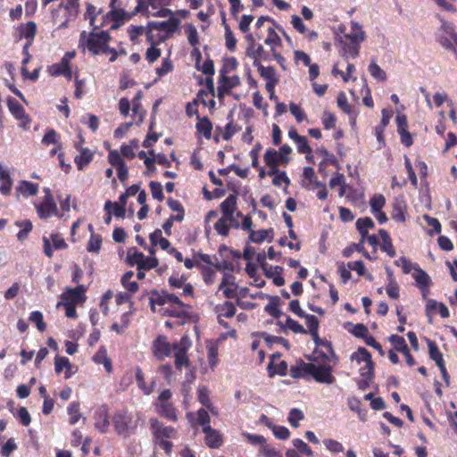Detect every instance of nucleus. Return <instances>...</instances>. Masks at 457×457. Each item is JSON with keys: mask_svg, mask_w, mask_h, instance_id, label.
Instances as JSON below:
<instances>
[{"mask_svg": "<svg viewBox=\"0 0 457 457\" xmlns=\"http://www.w3.org/2000/svg\"><path fill=\"white\" fill-rule=\"evenodd\" d=\"M407 204L402 198H395L392 204L391 217L397 222H404L406 220Z\"/></svg>", "mask_w": 457, "mask_h": 457, "instance_id": "obj_18", "label": "nucleus"}, {"mask_svg": "<svg viewBox=\"0 0 457 457\" xmlns=\"http://www.w3.org/2000/svg\"><path fill=\"white\" fill-rule=\"evenodd\" d=\"M197 399L199 403L206 407L212 406V401L210 399V390L207 386H203L197 389Z\"/></svg>", "mask_w": 457, "mask_h": 457, "instance_id": "obj_55", "label": "nucleus"}, {"mask_svg": "<svg viewBox=\"0 0 457 457\" xmlns=\"http://www.w3.org/2000/svg\"><path fill=\"white\" fill-rule=\"evenodd\" d=\"M191 310L192 306L190 304L184 303V306L174 305V307H169L166 313L170 317L191 320L193 318Z\"/></svg>", "mask_w": 457, "mask_h": 457, "instance_id": "obj_21", "label": "nucleus"}, {"mask_svg": "<svg viewBox=\"0 0 457 457\" xmlns=\"http://www.w3.org/2000/svg\"><path fill=\"white\" fill-rule=\"evenodd\" d=\"M342 44H343V57L345 60H348L349 57L356 58L359 55L361 43L352 42V41L347 43V42L342 41Z\"/></svg>", "mask_w": 457, "mask_h": 457, "instance_id": "obj_36", "label": "nucleus"}, {"mask_svg": "<svg viewBox=\"0 0 457 457\" xmlns=\"http://www.w3.org/2000/svg\"><path fill=\"white\" fill-rule=\"evenodd\" d=\"M223 23L225 25V40L226 46L230 52H234L237 46V39L231 31L229 26L226 23L225 19H223Z\"/></svg>", "mask_w": 457, "mask_h": 457, "instance_id": "obj_57", "label": "nucleus"}, {"mask_svg": "<svg viewBox=\"0 0 457 457\" xmlns=\"http://www.w3.org/2000/svg\"><path fill=\"white\" fill-rule=\"evenodd\" d=\"M264 275L268 278H272L274 285L277 287H282L285 284V279L282 276L284 268L281 266H272L269 263L265 268H262Z\"/></svg>", "mask_w": 457, "mask_h": 457, "instance_id": "obj_17", "label": "nucleus"}, {"mask_svg": "<svg viewBox=\"0 0 457 457\" xmlns=\"http://www.w3.org/2000/svg\"><path fill=\"white\" fill-rule=\"evenodd\" d=\"M42 241L44 253L48 258L53 257L54 250H62L68 247L67 243L59 233L51 234L50 238L44 236Z\"/></svg>", "mask_w": 457, "mask_h": 457, "instance_id": "obj_9", "label": "nucleus"}, {"mask_svg": "<svg viewBox=\"0 0 457 457\" xmlns=\"http://www.w3.org/2000/svg\"><path fill=\"white\" fill-rule=\"evenodd\" d=\"M152 29H155L156 32L162 33L163 37H158L156 41H165L170 38L178 29L180 21L171 15L167 21H149Z\"/></svg>", "mask_w": 457, "mask_h": 457, "instance_id": "obj_5", "label": "nucleus"}, {"mask_svg": "<svg viewBox=\"0 0 457 457\" xmlns=\"http://www.w3.org/2000/svg\"><path fill=\"white\" fill-rule=\"evenodd\" d=\"M74 147L80 153L75 157L74 162L78 170H82L93 160V153L88 148H84L78 144H74Z\"/></svg>", "mask_w": 457, "mask_h": 457, "instance_id": "obj_19", "label": "nucleus"}, {"mask_svg": "<svg viewBox=\"0 0 457 457\" xmlns=\"http://www.w3.org/2000/svg\"><path fill=\"white\" fill-rule=\"evenodd\" d=\"M237 196L236 194L229 195L220 204L222 216L231 217L237 209Z\"/></svg>", "mask_w": 457, "mask_h": 457, "instance_id": "obj_22", "label": "nucleus"}, {"mask_svg": "<svg viewBox=\"0 0 457 457\" xmlns=\"http://www.w3.org/2000/svg\"><path fill=\"white\" fill-rule=\"evenodd\" d=\"M264 43L270 46L271 50H273L277 46L281 45V39L272 27L267 28V37L264 39Z\"/></svg>", "mask_w": 457, "mask_h": 457, "instance_id": "obj_49", "label": "nucleus"}, {"mask_svg": "<svg viewBox=\"0 0 457 457\" xmlns=\"http://www.w3.org/2000/svg\"><path fill=\"white\" fill-rule=\"evenodd\" d=\"M360 374L361 380L358 382V387L361 390H366L374 378V370H366V368H361Z\"/></svg>", "mask_w": 457, "mask_h": 457, "instance_id": "obj_48", "label": "nucleus"}, {"mask_svg": "<svg viewBox=\"0 0 457 457\" xmlns=\"http://www.w3.org/2000/svg\"><path fill=\"white\" fill-rule=\"evenodd\" d=\"M149 426L153 435L154 442L165 440L166 438L176 437L177 431L171 426H166L156 418L149 420Z\"/></svg>", "mask_w": 457, "mask_h": 457, "instance_id": "obj_7", "label": "nucleus"}, {"mask_svg": "<svg viewBox=\"0 0 457 457\" xmlns=\"http://www.w3.org/2000/svg\"><path fill=\"white\" fill-rule=\"evenodd\" d=\"M270 303L266 304L264 310L271 317L278 319L282 315V312L278 308L280 298L278 295L270 297Z\"/></svg>", "mask_w": 457, "mask_h": 457, "instance_id": "obj_40", "label": "nucleus"}, {"mask_svg": "<svg viewBox=\"0 0 457 457\" xmlns=\"http://www.w3.org/2000/svg\"><path fill=\"white\" fill-rule=\"evenodd\" d=\"M86 292L87 287L84 285H78L74 288L67 287L61 295L62 302L71 303L76 305L81 303L86 300Z\"/></svg>", "mask_w": 457, "mask_h": 457, "instance_id": "obj_10", "label": "nucleus"}, {"mask_svg": "<svg viewBox=\"0 0 457 457\" xmlns=\"http://www.w3.org/2000/svg\"><path fill=\"white\" fill-rule=\"evenodd\" d=\"M156 412L163 419L177 422L179 420L178 410L171 403H154Z\"/></svg>", "mask_w": 457, "mask_h": 457, "instance_id": "obj_15", "label": "nucleus"}, {"mask_svg": "<svg viewBox=\"0 0 457 457\" xmlns=\"http://www.w3.org/2000/svg\"><path fill=\"white\" fill-rule=\"evenodd\" d=\"M6 104L11 114L20 121L19 126L24 130L29 129L32 120L24 107L16 99L11 96L6 99Z\"/></svg>", "mask_w": 457, "mask_h": 457, "instance_id": "obj_6", "label": "nucleus"}, {"mask_svg": "<svg viewBox=\"0 0 457 457\" xmlns=\"http://www.w3.org/2000/svg\"><path fill=\"white\" fill-rule=\"evenodd\" d=\"M29 320L31 322L36 324L37 328L40 332H44L46 330V325L44 322V317H43V313L41 312L34 311V312H30Z\"/></svg>", "mask_w": 457, "mask_h": 457, "instance_id": "obj_60", "label": "nucleus"}, {"mask_svg": "<svg viewBox=\"0 0 457 457\" xmlns=\"http://www.w3.org/2000/svg\"><path fill=\"white\" fill-rule=\"evenodd\" d=\"M368 71L370 76L378 81L384 82L387 79L386 71L379 67L376 62V59H372L369 64Z\"/></svg>", "mask_w": 457, "mask_h": 457, "instance_id": "obj_39", "label": "nucleus"}, {"mask_svg": "<svg viewBox=\"0 0 457 457\" xmlns=\"http://www.w3.org/2000/svg\"><path fill=\"white\" fill-rule=\"evenodd\" d=\"M229 220H232L231 218L221 216L214 224V229L216 232L222 237H227L229 234L230 224Z\"/></svg>", "mask_w": 457, "mask_h": 457, "instance_id": "obj_43", "label": "nucleus"}, {"mask_svg": "<svg viewBox=\"0 0 457 457\" xmlns=\"http://www.w3.org/2000/svg\"><path fill=\"white\" fill-rule=\"evenodd\" d=\"M207 360L209 366L213 370L218 364V346L214 344L207 345Z\"/></svg>", "mask_w": 457, "mask_h": 457, "instance_id": "obj_54", "label": "nucleus"}, {"mask_svg": "<svg viewBox=\"0 0 457 457\" xmlns=\"http://www.w3.org/2000/svg\"><path fill=\"white\" fill-rule=\"evenodd\" d=\"M260 76L266 81L278 80L276 70L272 66L265 67L262 64L256 67Z\"/></svg>", "mask_w": 457, "mask_h": 457, "instance_id": "obj_47", "label": "nucleus"}, {"mask_svg": "<svg viewBox=\"0 0 457 457\" xmlns=\"http://www.w3.org/2000/svg\"><path fill=\"white\" fill-rule=\"evenodd\" d=\"M346 39L352 42L361 43L365 40V32L362 30L361 26L355 21L351 22V32L345 35Z\"/></svg>", "mask_w": 457, "mask_h": 457, "instance_id": "obj_25", "label": "nucleus"}, {"mask_svg": "<svg viewBox=\"0 0 457 457\" xmlns=\"http://www.w3.org/2000/svg\"><path fill=\"white\" fill-rule=\"evenodd\" d=\"M355 225L362 239L367 236L368 230L375 227L374 221L370 217L359 218Z\"/></svg>", "mask_w": 457, "mask_h": 457, "instance_id": "obj_41", "label": "nucleus"}, {"mask_svg": "<svg viewBox=\"0 0 457 457\" xmlns=\"http://www.w3.org/2000/svg\"><path fill=\"white\" fill-rule=\"evenodd\" d=\"M192 346L191 339L184 335L178 342L170 344L164 335H158L153 341L151 351L154 356L160 361H164L174 353V364L177 370H181L183 367L190 366L188 350Z\"/></svg>", "mask_w": 457, "mask_h": 457, "instance_id": "obj_1", "label": "nucleus"}, {"mask_svg": "<svg viewBox=\"0 0 457 457\" xmlns=\"http://www.w3.org/2000/svg\"><path fill=\"white\" fill-rule=\"evenodd\" d=\"M12 187V180L10 174L4 170L0 164V192L4 195H7L11 193Z\"/></svg>", "mask_w": 457, "mask_h": 457, "instance_id": "obj_34", "label": "nucleus"}, {"mask_svg": "<svg viewBox=\"0 0 457 457\" xmlns=\"http://www.w3.org/2000/svg\"><path fill=\"white\" fill-rule=\"evenodd\" d=\"M203 432L204 433V441L206 445L212 449L220 448L223 443V436L220 432L212 427L205 428Z\"/></svg>", "mask_w": 457, "mask_h": 457, "instance_id": "obj_16", "label": "nucleus"}, {"mask_svg": "<svg viewBox=\"0 0 457 457\" xmlns=\"http://www.w3.org/2000/svg\"><path fill=\"white\" fill-rule=\"evenodd\" d=\"M292 444L297 452L310 457L313 455V451L312 448L302 439L295 438L293 439Z\"/></svg>", "mask_w": 457, "mask_h": 457, "instance_id": "obj_64", "label": "nucleus"}, {"mask_svg": "<svg viewBox=\"0 0 457 457\" xmlns=\"http://www.w3.org/2000/svg\"><path fill=\"white\" fill-rule=\"evenodd\" d=\"M67 411L70 415V423L71 425L76 424L80 419L79 403L77 402L71 403L67 408Z\"/></svg>", "mask_w": 457, "mask_h": 457, "instance_id": "obj_62", "label": "nucleus"}, {"mask_svg": "<svg viewBox=\"0 0 457 457\" xmlns=\"http://www.w3.org/2000/svg\"><path fill=\"white\" fill-rule=\"evenodd\" d=\"M351 360H355L358 363L365 362L366 370H374V362L370 353L364 347L360 346L356 352L351 355Z\"/></svg>", "mask_w": 457, "mask_h": 457, "instance_id": "obj_20", "label": "nucleus"}, {"mask_svg": "<svg viewBox=\"0 0 457 457\" xmlns=\"http://www.w3.org/2000/svg\"><path fill=\"white\" fill-rule=\"evenodd\" d=\"M141 98L142 92L138 91L136 96L132 99V112L134 116L138 117V120L137 121V124L142 123L145 116V111L143 109L141 104Z\"/></svg>", "mask_w": 457, "mask_h": 457, "instance_id": "obj_30", "label": "nucleus"}, {"mask_svg": "<svg viewBox=\"0 0 457 457\" xmlns=\"http://www.w3.org/2000/svg\"><path fill=\"white\" fill-rule=\"evenodd\" d=\"M134 277V272L129 270L123 274L120 278V283L124 288L127 289L130 294L137 292L139 287L137 281H132L131 278Z\"/></svg>", "mask_w": 457, "mask_h": 457, "instance_id": "obj_38", "label": "nucleus"}, {"mask_svg": "<svg viewBox=\"0 0 457 457\" xmlns=\"http://www.w3.org/2000/svg\"><path fill=\"white\" fill-rule=\"evenodd\" d=\"M238 62L235 57L227 58L220 70V77L228 75V73L235 71L237 68Z\"/></svg>", "mask_w": 457, "mask_h": 457, "instance_id": "obj_56", "label": "nucleus"}, {"mask_svg": "<svg viewBox=\"0 0 457 457\" xmlns=\"http://www.w3.org/2000/svg\"><path fill=\"white\" fill-rule=\"evenodd\" d=\"M306 371L309 376H312L319 383L330 385L336 380L332 374V367L329 365H316L308 362Z\"/></svg>", "mask_w": 457, "mask_h": 457, "instance_id": "obj_4", "label": "nucleus"}, {"mask_svg": "<svg viewBox=\"0 0 457 457\" xmlns=\"http://www.w3.org/2000/svg\"><path fill=\"white\" fill-rule=\"evenodd\" d=\"M79 0H67L65 4L62 3L59 8H63L67 11L68 15L73 18L77 17L79 12Z\"/></svg>", "mask_w": 457, "mask_h": 457, "instance_id": "obj_52", "label": "nucleus"}, {"mask_svg": "<svg viewBox=\"0 0 457 457\" xmlns=\"http://www.w3.org/2000/svg\"><path fill=\"white\" fill-rule=\"evenodd\" d=\"M144 260V253L139 252L137 248L131 247L128 249L126 262L129 266H137V270L141 265L142 261Z\"/></svg>", "mask_w": 457, "mask_h": 457, "instance_id": "obj_31", "label": "nucleus"}, {"mask_svg": "<svg viewBox=\"0 0 457 457\" xmlns=\"http://www.w3.org/2000/svg\"><path fill=\"white\" fill-rule=\"evenodd\" d=\"M71 364L67 357L56 355L54 358V371L56 374H60L63 370H65V378L71 377Z\"/></svg>", "mask_w": 457, "mask_h": 457, "instance_id": "obj_27", "label": "nucleus"}, {"mask_svg": "<svg viewBox=\"0 0 457 457\" xmlns=\"http://www.w3.org/2000/svg\"><path fill=\"white\" fill-rule=\"evenodd\" d=\"M96 31L92 29L88 34L85 30L82 31L79 36V46L87 48L93 55L101 53L108 54L109 52H112L109 61L111 62H115L118 58V52L108 46L111 39L109 32L104 30Z\"/></svg>", "mask_w": 457, "mask_h": 457, "instance_id": "obj_2", "label": "nucleus"}, {"mask_svg": "<svg viewBox=\"0 0 457 457\" xmlns=\"http://www.w3.org/2000/svg\"><path fill=\"white\" fill-rule=\"evenodd\" d=\"M378 234L383 242L380 247L381 251L386 252L390 257H395L396 252L392 243V239L389 233L386 230L381 228L378 230Z\"/></svg>", "mask_w": 457, "mask_h": 457, "instance_id": "obj_26", "label": "nucleus"}, {"mask_svg": "<svg viewBox=\"0 0 457 457\" xmlns=\"http://www.w3.org/2000/svg\"><path fill=\"white\" fill-rule=\"evenodd\" d=\"M218 87V97H223L224 94H229L230 90L240 85V79L237 75L220 77Z\"/></svg>", "mask_w": 457, "mask_h": 457, "instance_id": "obj_14", "label": "nucleus"}, {"mask_svg": "<svg viewBox=\"0 0 457 457\" xmlns=\"http://www.w3.org/2000/svg\"><path fill=\"white\" fill-rule=\"evenodd\" d=\"M139 421L138 415L126 409L116 411L112 417V423L115 433L123 438H128L137 433Z\"/></svg>", "mask_w": 457, "mask_h": 457, "instance_id": "obj_3", "label": "nucleus"}, {"mask_svg": "<svg viewBox=\"0 0 457 457\" xmlns=\"http://www.w3.org/2000/svg\"><path fill=\"white\" fill-rule=\"evenodd\" d=\"M245 54L253 60V65L257 67L261 65V61H270V55L264 47L261 45L247 46Z\"/></svg>", "mask_w": 457, "mask_h": 457, "instance_id": "obj_12", "label": "nucleus"}, {"mask_svg": "<svg viewBox=\"0 0 457 457\" xmlns=\"http://www.w3.org/2000/svg\"><path fill=\"white\" fill-rule=\"evenodd\" d=\"M46 195L44 202L37 206V212L40 219H47L57 213V205L54 201L50 189H45Z\"/></svg>", "mask_w": 457, "mask_h": 457, "instance_id": "obj_11", "label": "nucleus"}, {"mask_svg": "<svg viewBox=\"0 0 457 457\" xmlns=\"http://www.w3.org/2000/svg\"><path fill=\"white\" fill-rule=\"evenodd\" d=\"M388 341L393 345L394 349L396 352L402 353L404 350H407V344L405 342V339L398 335H391L388 337Z\"/></svg>", "mask_w": 457, "mask_h": 457, "instance_id": "obj_59", "label": "nucleus"}, {"mask_svg": "<svg viewBox=\"0 0 457 457\" xmlns=\"http://www.w3.org/2000/svg\"><path fill=\"white\" fill-rule=\"evenodd\" d=\"M273 229H260V230H251L249 233V240L251 242L261 244L264 240L268 239L269 241L272 240Z\"/></svg>", "mask_w": 457, "mask_h": 457, "instance_id": "obj_28", "label": "nucleus"}, {"mask_svg": "<svg viewBox=\"0 0 457 457\" xmlns=\"http://www.w3.org/2000/svg\"><path fill=\"white\" fill-rule=\"evenodd\" d=\"M102 246V236L96 233H91L87 242V250L89 253H98Z\"/></svg>", "mask_w": 457, "mask_h": 457, "instance_id": "obj_50", "label": "nucleus"}, {"mask_svg": "<svg viewBox=\"0 0 457 457\" xmlns=\"http://www.w3.org/2000/svg\"><path fill=\"white\" fill-rule=\"evenodd\" d=\"M308 363L304 362L303 361H300V363L297 364V365H292L290 367V370H289V375L293 378H304L305 376H307V371H306V365Z\"/></svg>", "mask_w": 457, "mask_h": 457, "instance_id": "obj_53", "label": "nucleus"}, {"mask_svg": "<svg viewBox=\"0 0 457 457\" xmlns=\"http://www.w3.org/2000/svg\"><path fill=\"white\" fill-rule=\"evenodd\" d=\"M415 273L412 274L419 288L428 287L431 284V278L428 274L420 267L414 268Z\"/></svg>", "mask_w": 457, "mask_h": 457, "instance_id": "obj_35", "label": "nucleus"}, {"mask_svg": "<svg viewBox=\"0 0 457 457\" xmlns=\"http://www.w3.org/2000/svg\"><path fill=\"white\" fill-rule=\"evenodd\" d=\"M16 226L21 228V230L17 234V238L20 241H23L28 238L29 232L33 228L32 222L29 220H24L16 221Z\"/></svg>", "mask_w": 457, "mask_h": 457, "instance_id": "obj_46", "label": "nucleus"}, {"mask_svg": "<svg viewBox=\"0 0 457 457\" xmlns=\"http://www.w3.org/2000/svg\"><path fill=\"white\" fill-rule=\"evenodd\" d=\"M305 320L306 326L308 328L307 333L310 335L318 332L320 322L316 316L312 314H306L303 317Z\"/></svg>", "mask_w": 457, "mask_h": 457, "instance_id": "obj_63", "label": "nucleus"}, {"mask_svg": "<svg viewBox=\"0 0 457 457\" xmlns=\"http://www.w3.org/2000/svg\"><path fill=\"white\" fill-rule=\"evenodd\" d=\"M186 33L188 43L194 47L199 45V36L196 28L193 24H187Z\"/></svg>", "mask_w": 457, "mask_h": 457, "instance_id": "obj_61", "label": "nucleus"}, {"mask_svg": "<svg viewBox=\"0 0 457 457\" xmlns=\"http://www.w3.org/2000/svg\"><path fill=\"white\" fill-rule=\"evenodd\" d=\"M135 378L138 388L144 393V395H149L153 393V386H147L145 381L144 372L139 366L135 370Z\"/></svg>", "mask_w": 457, "mask_h": 457, "instance_id": "obj_42", "label": "nucleus"}, {"mask_svg": "<svg viewBox=\"0 0 457 457\" xmlns=\"http://www.w3.org/2000/svg\"><path fill=\"white\" fill-rule=\"evenodd\" d=\"M17 191L25 197L33 196L38 192V185L27 180H22L17 187Z\"/></svg>", "mask_w": 457, "mask_h": 457, "instance_id": "obj_29", "label": "nucleus"}, {"mask_svg": "<svg viewBox=\"0 0 457 457\" xmlns=\"http://www.w3.org/2000/svg\"><path fill=\"white\" fill-rule=\"evenodd\" d=\"M108 162L116 169L117 176L120 182L124 183L129 178V168L116 149L108 150Z\"/></svg>", "mask_w": 457, "mask_h": 457, "instance_id": "obj_8", "label": "nucleus"}, {"mask_svg": "<svg viewBox=\"0 0 457 457\" xmlns=\"http://www.w3.org/2000/svg\"><path fill=\"white\" fill-rule=\"evenodd\" d=\"M103 12L102 9H97L93 4H87V10L84 13V19L88 20L90 26L93 30H97L103 27H104L105 21L104 19H108L105 15L102 16L103 21L100 23H96V19Z\"/></svg>", "mask_w": 457, "mask_h": 457, "instance_id": "obj_13", "label": "nucleus"}, {"mask_svg": "<svg viewBox=\"0 0 457 457\" xmlns=\"http://www.w3.org/2000/svg\"><path fill=\"white\" fill-rule=\"evenodd\" d=\"M147 295H149L148 301L151 311L155 312V306H162L166 304V290H152Z\"/></svg>", "mask_w": 457, "mask_h": 457, "instance_id": "obj_24", "label": "nucleus"}, {"mask_svg": "<svg viewBox=\"0 0 457 457\" xmlns=\"http://www.w3.org/2000/svg\"><path fill=\"white\" fill-rule=\"evenodd\" d=\"M337 103L338 107L347 115L350 119H355L357 114L353 107L348 103V99L344 92H340L337 96Z\"/></svg>", "mask_w": 457, "mask_h": 457, "instance_id": "obj_32", "label": "nucleus"}, {"mask_svg": "<svg viewBox=\"0 0 457 457\" xmlns=\"http://www.w3.org/2000/svg\"><path fill=\"white\" fill-rule=\"evenodd\" d=\"M386 204V198L383 195L378 194L373 195L370 200L371 212H378Z\"/></svg>", "mask_w": 457, "mask_h": 457, "instance_id": "obj_58", "label": "nucleus"}, {"mask_svg": "<svg viewBox=\"0 0 457 457\" xmlns=\"http://www.w3.org/2000/svg\"><path fill=\"white\" fill-rule=\"evenodd\" d=\"M263 159L267 166L278 167L280 164H283V159H281L280 154L272 148H269L265 152Z\"/></svg>", "mask_w": 457, "mask_h": 457, "instance_id": "obj_37", "label": "nucleus"}, {"mask_svg": "<svg viewBox=\"0 0 457 457\" xmlns=\"http://www.w3.org/2000/svg\"><path fill=\"white\" fill-rule=\"evenodd\" d=\"M428 352L430 358L436 361L437 366L445 363L443 354L434 341L428 342Z\"/></svg>", "mask_w": 457, "mask_h": 457, "instance_id": "obj_51", "label": "nucleus"}, {"mask_svg": "<svg viewBox=\"0 0 457 457\" xmlns=\"http://www.w3.org/2000/svg\"><path fill=\"white\" fill-rule=\"evenodd\" d=\"M197 123L195 129L197 133L203 135L206 139L212 137V123L208 117H201L197 115Z\"/></svg>", "mask_w": 457, "mask_h": 457, "instance_id": "obj_23", "label": "nucleus"}, {"mask_svg": "<svg viewBox=\"0 0 457 457\" xmlns=\"http://www.w3.org/2000/svg\"><path fill=\"white\" fill-rule=\"evenodd\" d=\"M138 147V142L137 139H132L129 144H122L120 146V156L132 160L136 157L134 150Z\"/></svg>", "mask_w": 457, "mask_h": 457, "instance_id": "obj_45", "label": "nucleus"}, {"mask_svg": "<svg viewBox=\"0 0 457 457\" xmlns=\"http://www.w3.org/2000/svg\"><path fill=\"white\" fill-rule=\"evenodd\" d=\"M267 370L270 378H273L275 375L286 376L287 374L288 365L286 361H281L278 364L270 361Z\"/></svg>", "mask_w": 457, "mask_h": 457, "instance_id": "obj_33", "label": "nucleus"}, {"mask_svg": "<svg viewBox=\"0 0 457 457\" xmlns=\"http://www.w3.org/2000/svg\"><path fill=\"white\" fill-rule=\"evenodd\" d=\"M37 33V24L34 21H28L20 27L21 37H25L28 41H33Z\"/></svg>", "mask_w": 457, "mask_h": 457, "instance_id": "obj_44", "label": "nucleus"}]
</instances>
